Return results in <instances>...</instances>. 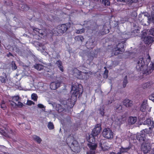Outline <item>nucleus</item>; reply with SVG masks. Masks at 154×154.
<instances>
[{"instance_id": "obj_1", "label": "nucleus", "mask_w": 154, "mask_h": 154, "mask_svg": "<svg viewBox=\"0 0 154 154\" xmlns=\"http://www.w3.org/2000/svg\"><path fill=\"white\" fill-rule=\"evenodd\" d=\"M137 64L136 69L138 71H143V74L148 75L151 73L154 70V62L151 63L149 67L147 69L144 68L147 67L146 65L145 64V62L143 57H141L138 59L136 61Z\"/></svg>"}, {"instance_id": "obj_2", "label": "nucleus", "mask_w": 154, "mask_h": 154, "mask_svg": "<svg viewBox=\"0 0 154 154\" xmlns=\"http://www.w3.org/2000/svg\"><path fill=\"white\" fill-rule=\"evenodd\" d=\"M151 132L152 131L148 129H143L140 132L137 134L136 139L142 144L151 142L150 134Z\"/></svg>"}, {"instance_id": "obj_3", "label": "nucleus", "mask_w": 154, "mask_h": 154, "mask_svg": "<svg viewBox=\"0 0 154 154\" xmlns=\"http://www.w3.org/2000/svg\"><path fill=\"white\" fill-rule=\"evenodd\" d=\"M94 136H95L91 134L87 137L88 141L89 143L88 144V146L90 149V151L87 152L90 154H95V151L97 147V144L95 143Z\"/></svg>"}, {"instance_id": "obj_4", "label": "nucleus", "mask_w": 154, "mask_h": 154, "mask_svg": "<svg viewBox=\"0 0 154 154\" xmlns=\"http://www.w3.org/2000/svg\"><path fill=\"white\" fill-rule=\"evenodd\" d=\"M138 20L142 25L147 26L150 23L151 17L147 13H143L139 15Z\"/></svg>"}, {"instance_id": "obj_5", "label": "nucleus", "mask_w": 154, "mask_h": 154, "mask_svg": "<svg viewBox=\"0 0 154 154\" xmlns=\"http://www.w3.org/2000/svg\"><path fill=\"white\" fill-rule=\"evenodd\" d=\"M20 101V98L19 96H14L12 97L11 100H9V103L13 108L17 107H22L24 105Z\"/></svg>"}, {"instance_id": "obj_6", "label": "nucleus", "mask_w": 154, "mask_h": 154, "mask_svg": "<svg viewBox=\"0 0 154 154\" xmlns=\"http://www.w3.org/2000/svg\"><path fill=\"white\" fill-rule=\"evenodd\" d=\"M80 87H82L81 85H72V86L71 93L72 96H74L76 98L77 95L80 93H82V89Z\"/></svg>"}, {"instance_id": "obj_7", "label": "nucleus", "mask_w": 154, "mask_h": 154, "mask_svg": "<svg viewBox=\"0 0 154 154\" xmlns=\"http://www.w3.org/2000/svg\"><path fill=\"white\" fill-rule=\"evenodd\" d=\"M68 27L65 24H62L61 25H59L57 27L54 29L55 32H56L58 34L61 35L65 32L67 29Z\"/></svg>"}, {"instance_id": "obj_8", "label": "nucleus", "mask_w": 154, "mask_h": 154, "mask_svg": "<svg viewBox=\"0 0 154 154\" xmlns=\"http://www.w3.org/2000/svg\"><path fill=\"white\" fill-rule=\"evenodd\" d=\"M102 134L104 137L108 139H110L113 137V132L109 128L104 129Z\"/></svg>"}, {"instance_id": "obj_9", "label": "nucleus", "mask_w": 154, "mask_h": 154, "mask_svg": "<svg viewBox=\"0 0 154 154\" xmlns=\"http://www.w3.org/2000/svg\"><path fill=\"white\" fill-rule=\"evenodd\" d=\"M150 142H148L142 144L141 150L144 153H148L151 149Z\"/></svg>"}, {"instance_id": "obj_10", "label": "nucleus", "mask_w": 154, "mask_h": 154, "mask_svg": "<svg viewBox=\"0 0 154 154\" xmlns=\"http://www.w3.org/2000/svg\"><path fill=\"white\" fill-rule=\"evenodd\" d=\"M66 142L68 145L70 146L72 148L75 147L76 145H78L76 144L77 142L75 140H73V138L72 137H68L66 140Z\"/></svg>"}, {"instance_id": "obj_11", "label": "nucleus", "mask_w": 154, "mask_h": 154, "mask_svg": "<svg viewBox=\"0 0 154 154\" xmlns=\"http://www.w3.org/2000/svg\"><path fill=\"white\" fill-rule=\"evenodd\" d=\"M101 130V127L100 125L97 124L96 125L95 128L92 130L91 134L94 136H97L100 133Z\"/></svg>"}, {"instance_id": "obj_12", "label": "nucleus", "mask_w": 154, "mask_h": 154, "mask_svg": "<svg viewBox=\"0 0 154 154\" xmlns=\"http://www.w3.org/2000/svg\"><path fill=\"white\" fill-rule=\"evenodd\" d=\"M34 32L36 33V34L38 35L39 37L42 38V36L47 35L45 31L37 28H34L33 29Z\"/></svg>"}, {"instance_id": "obj_13", "label": "nucleus", "mask_w": 154, "mask_h": 154, "mask_svg": "<svg viewBox=\"0 0 154 154\" xmlns=\"http://www.w3.org/2000/svg\"><path fill=\"white\" fill-rule=\"evenodd\" d=\"M125 119V118L123 116L116 117L113 122L116 125H120L122 124Z\"/></svg>"}, {"instance_id": "obj_14", "label": "nucleus", "mask_w": 154, "mask_h": 154, "mask_svg": "<svg viewBox=\"0 0 154 154\" xmlns=\"http://www.w3.org/2000/svg\"><path fill=\"white\" fill-rule=\"evenodd\" d=\"M145 125H147L149 127V128L148 129L151 131V129L154 126L153 121L151 119H147L144 122Z\"/></svg>"}, {"instance_id": "obj_15", "label": "nucleus", "mask_w": 154, "mask_h": 154, "mask_svg": "<svg viewBox=\"0 0 154 154\" xmlns=\"http://www.w3.org/2000/svg\"><path fill=\"white\" fill-rule=\"evenodd\" d=\"M147 101V100H144L141 105L140 110L142 112H146L148 109Z\"/></svg>"}, {"instance_id": "obj_16", "label": "nucleus", "mask_w": 154, "mask_h": 154, "mask_svg": "<svg viewBox=\"0 0 154 154\" xmlns=\"http://www.w3.org/2000/svg\"><path fill=\"white\" fill-rule=\"evenodd\" d=\"M99 145L100 147H107V148H110L109 145L106 142V141L104 139H102L100 140Z\"/></svg>"}, {"instance_id": "obj_17", "label": "nucleus", "mask_w": 154, "mask_h": 154, "mask_svg": "<svg viewBox=\"0 0 154 154\" xmlns=\"http://www.w3.org/2000/svg\"><path fill=\"white\" fill-rule=\"evenodd\" d=\"M154 41V37L150 36H147L144 38V42L145 44H149Z\"/></svg>"}, {"instance_id": "obj_18", "label": "nucleus", "mask_w": 154, "mask_h": 154, "mask_svg": "<svg viewBox=\"0 0 154 154\" xmlns=\"http://www.w3.org/2000/svg\"><path fill=\"white\" fill-rule=\"evenodd\" d=\"M60 83L59 82H52L50 85V88L52 90H56L60 86Z\"/></svg>"}, {"instance_id": "obj_19", "label": "nucleus", "mask_w": 154, "mask_h": 154, "mask_svg": "<svg viewBox=\"0 0 154 154\" xmlns=\"http://www.w3.org/2000/svg\"><path fill=\"white\" fill-rule=\"evenodd\" d=\"M132 101L128 99H126L124 100L123 103V105L127 107L131 106L133 105Z\"/></svg>"}, {"instance_id": "obj_20", "label": "nucleus", "mask_w": 154, "mask_h": 154, "mask_svg": "<svg viewBox=\"0 0 154 154\" xmlns=\"http://www.w3.org/2000/svg\"><path fill=\"white\" fill-rule=\"evenodd\" d=\"M65 106H62L59 104H57L56 105V109L59 112H65Z\"/></svg>"}, {"instance_id": "obj_21", "label": "nucleus", "mask_w": 154, "mask_h": 154, "mask_svg": "<svg viewBox=\"0 0 154 154\" xmlns=\"http://www.w3.org/2000/svg\"><path fill=\"white\" fill-rule=\"evenodd\" d=\"M137 119L136 117H130L128 120V123L129 125H133L137 121Z\"/></svg>"}, {"instance_id": "obj_22", "label": "nucleus", "mask_w": 154, "mask_h": 154, "mask_svg": "<svg viewBox=\"0 0 154 154\" xmlns=\"http://www.w3.org/2000/svg\"><path fill=\"white\" fill-rule=\"evenodd\" d=\"M122 51L120 50V48H118L116 46V47L113 48L112 50V53L115 55H117L118 54H121Z\"/></svg>"}, {"instance_id": "obj_23", "label": "nucleus", "mask_w": 154, "mask_h": 154, "mask_svg": "<svg viewBox=\"0 0 154 154\" xmlns=\"http://www.w3.org/2000/svg\"><path fill=\"white\" fill-rule=\"evenodd\" d=\"M140 33V30L139 29H135L132 32L131 35L132 37L137 36Z\"/></svg>"}, {"instance_id": "obj_24", "label": "nucleus", "mask_w": 154, "mask_h": 154, "mask_svg": "<svg viewBox=\"0 0 154 154\" xmlns=\"http://www.w3.org/2000/svg\"><path fill=\"white\" fill-rule=\"evenodd\" d=\"M56 64H57L58 67L59 68L60 71L62 72H63V66H62V62L60 60H57L56 62Z\"/></svg>"}, {"instance_id": "obj_25", "label": "nucleus", "mask_w": 154, "mask_h": 154, "mask_svg": "<svg viewBox=\"0 0 154 154\" xmlns=\"http://www.w3.org/2000/svg\"><path fill=\"white\" fill-rule=\"evenodd\" d=\"M129 149V148L128 147L125 148H122L120 149V151L116 154H122V153L127 152Z\"/></svg>"}, {"instance_id": "obj_26", "label": "nucleus", "mask_w": 154, "mask_h": 154, "mask_svg": "<svg viewBox=\"0 0 154 154\" xmlns=\"http://www.w3.org/2000/svg\"><path fill=\"white\" fill-rule=\"evenodd\" d=\"M115 110L117 112H119L122 109V106L119 104H117L115 106Z\"/></svg>"}, {"instance_id": "obj_27", "label": "nucleus", "mask_w": 154, "mask_h": 154, "mask_svg": "<svg viewBox=\"0 0 154 154\" xmlns=\"http://www.w3.org/2000/svg\"><path fill=\"white\" fill-rule=\"evenodd\" d=\"M33 138L34 140L36 141L38 143H40L42 141L41 138L36 135H33Z\"/></svg>"}, {"instance_id": "obj_28", "label": "nucleus", "mask_w": 154, "mask_h": 154, "mask_svg": "<svg viewBox=\"0 0 154 154\" xmlns=\"http://www.w3.org/2000/svg\"><path fill=\"white\" fill-rule=\"evenodd\" d=\"M35 68L38 70H41L43 68V66L40 64H37L34 66Z\"/></svg>"}, {"instance_id": "obj_29", "label": "nucleus", "mask_w": 154, "mask_h": 154, "mask_svg": "<svg viewBox=\"0 0 154 154\" xmlns=\"http://www.w3.org/2000/svg\"><path fill=\"white\" fill-rule=\"evenodd\" d=\"M7 75L6 74H4V76L0 77V81L2 83H5L7 81Z\"/></svg>"}, {"instance_id": "obj_30", "label": "nucleus", "mask_w": 154, "mask_h": 154, "mask_svg": "<svg viewBox=\"0 0 154 154\" xmlns=\"http://www.w3.org/2000/svg\"><path fill=\"white\" fill-rule=\"evenodd\" d=\"M127 83H128V81H127V76H126L124 77V80L123 81L122 85H123V88H125L126 87Z\"/></svg>"}, {"instance_id": "obj_31", "label": "nucleus", "mask_w": 154, "mask_h": 154, "mask_svg": "<svg viewBox=\"0 0 154 154\" xmlns=\"http://www.w3.org/2000/svg\"><path fill=\"white\" fill-rule=\"evenodd\" d=\"M48 127L50 130L53 129L54 128V125L52 123L49 122L48 125Z\"/></svg>"}, {"instance_id": "obj_32", "label": "nucleus", "mask_w": 154, "mask_h": 154, "mask_svg": "<svg viewBox=\"0 0 154 154\" xmlns=\"http://www.w3.org/2000/svg\"><path fill=\"white\" fill-rule=\"evenodd\" d=\"M100 113V114L102 116H103L104 115V107L103 106H102L100 107L99 109Z\"/></svg>"}, {"instance_id": "obj_33", "label": "nucleus", "mask_w": 154, "mask_h": 154, "mask_svg": "<svg viewBox=\"0 0 154 154\" xmlns=\"http://www.w3.org/2000/svg\"><path fill=\"white\" fill-rule=\"evenodd\" d=\"M74 75L76 76V75H75V74H77V75H81V73H82V72L79 71V70H78L77 69H74Z\"/></svg>"}, {"instance_id": "obj_34", "label": "nucleus", "mask_w": 154, "mask_h": 154, "mask_svg": "<svg viewBox=\"0 0 154 154\" xmlns=\"http://www.w3.org/2000/svg\"><path fill=\"white\" fill-rule=\"evenodd\" d=\"M0 134L4 136L5 137H8L9 136L4 131L1 129V128H0Z\"/></svg>"}, {"instance_id": "obj_35", "label": "nucleus", "mask_w": 154, "mask_h": 154, "mask_svg": "<svg viewBox=\"0 0 154 154\" xmlns=\"http://www.w3.org/2000/svg\"><path fill=\"white\" fill-rule=\"evenodd\" d=\"M150 85V84L149 83L146 82L143 85L142 88L144 89H145L149 87Z\"/></svg>"}, {"instance_id": "obj_36", "label": "nucleus", "mask_w": 154, "mask_h": 154, "mask_svg": "<svg viewBox=\"0 0 154 154\" xmlns=\"http://www.w3.org/2000/svg\"><path fill=\"white\" fill-rule=\"evenodd\" d=\"M32 99L34 101H36L37 99V96L35 94H32L31 95Z\"/></svg>"}, {"instance_id": "obj_37", "label": "nucleus", "mask_w": 154, "mask_h": 154, "mask_svg": "<svg viewBox=\"0 0 154 154\" xmlns=\"http://www.w3.org/2000/svg\"><path fill=\"white\" fill-rule=\"evenodd\" d=\"M75 38L78 41H81V42H82L84 39L83 36H77L75 37Z\"/></svg>"}, {"instance_id": "obj_38", "label": "nucleus", "mask_w": 154, "mask_h": 154, "mask_svg": "<svg viewBox=\"0 0 154 154\" xmlns=\"http://www.w3.org/2000/svg\"><path fill=\"white\" fill-rule=\"evenodd\" d=\"M21 8L24 11H26L29 9V8L26 5H22L21 7Z\"/></svg>"}, {"instance_id": "obj_39", "label": "nucleus", "mask_w": 154, "mask_h": 154, "mask_svg": "<svg viewBox=\"0 0 154 154\" xmlns=\"http://www.w3.org/2000/svg\"><path fill=\"white\" fill-rule=\"evenodd\" d=\"M12 67L13 70H14L17 69V66L16 65L14 61H12L11 63Z\"/></svg>"}, {"instance_id": "obj_40", "label": "nucleus", "mask_w": 154, "mask_h": 154, "mask_svg": "<svg viewBox=\"0 0 154 154\" xmlns=\"http://www.w3.org/2000/svg\"><path fill=\"white\" fill-rule=\"evenodd\" d=\"M35 45L36 46H39L40 47H42V44L38 42H35L34 43Z\"/></svg>"}, {"instance_id": "obj_41", "label": "nucleus", "mask_w": 154, "mask_h": 154, "mask_svg": "<svg viewBox=\"0 0 154 154\" xmlns=\"http://www.w3.org/2000/svg\"><path fill=\"white\" fill-rule=\"evenodd\" d=\"M138 0H129L128 1V4H131L133 3H136L137 2Z\"/></svg>"}, {"instance_id": "obj_42", "label": "nucleus", "mask_w": 154, "mask_h": 154, "mask_svg": "<svg viewBox=\"0 0 154 154\" xmlns=\"http://www.w3.org/2000/svg\"><path fill=\"white\" fill-rule=\"evenodd\" d=\"M149 99L154 102V93L151 94L149 96Z\"/></svg>"}, {"instance_id": "obj_43", "label": "nucleus", "mask_w": 154, "mask_h": 154, "mask_svg": "<svg viewBox=\"0 0 154 154\" xmlns=\"http://www.w3.org/2000/svg\"><path fill=\"white\" fill-rule=\"evenodd\" d=\"M149 33V34L154 36V28H152L150 29Z\"/></svg>"}, {"instance_id": "obj_44", "label": "nucleus", "mask_w": 154, "mask_h": 154, "mask_svg": "<svg viewBox=\"0 0 154 154\" xmlns=\"http://www.w3.org/2000/svg\"><path fill=\"white\" fill-rule=\"evenodd\" d=\"M128 19L126 17L122 18L121 19V22L122 23H124L125 21H128Z\"/></svg>"}, {"instance_id": "obj_45", "label": "nucleus", "mask_w": 154, "mask_h": 154, "mask_svg": "<svg viewBox=\"0 0 154 154\" xmlns=\"http://www.w3.org/2000/svg\"><path fill=\"white\" fill-rule=\"evenodd\" d=\"M108 71L106 69L104 72V77L105 78H107L108 77Z\"/></svg>"}, {"instance_id": "obj_46", "label": "nucleus", "mask_w": 154, "mask_h": 154, "mask_svg": "<svg viewBox=\"0 0 154 154\" xmlns=\"http://www.w3.org/2000/svg\"><path fill=\"white\" fill-rule=\"evenodd\" d=\"M34 103L31 100H28L27 101L26 104L30 106L32 104H34Z\"/></svg>"}, {"instance_id": "obj_47", "label": "nucleus", "mask_w": 154, "mask_h": 154, "mask_svg": "<svg viewBox=\"0 0 154 154\" xmlns=\"http://www.w3.org/2000/svg\"><path fill=\"white\" fill-rule=\"evenodd\" d=\"M1 107L3 109H5L6 107V106L5 104V102L4 101H3L2 102V104L1 105Z\"/></svg>"}, {"instance_id": "obj_48", "label": "nucleus", "mask_w": 154, "mask_h": 154, "mask_svg": "<svg viewBox=\"0 0 154 154\" xmlns=\"http://www.w3.org/2000/svg\"><path fill=\"white\" fill-rule=\"evenodd\" d=\"M101 150L104 152H106L108 150L109 148H107V147H101Z\"/></svg>"}, {"instance_id": "obj_49", "label": "nucleus", "mask_w": 154, "mask_h": 154, "mask_svg": "<svg viewBox=\"0 0 154 154\" xmlns=\"http://www.w3.org/2000/svg\"><path fill=\"white\" fill-rule=\"evenodd\" d=\"M37 106L39 108H45V106L41 104H38V105Z\"/></svg>"}, {"instance_id": "obj_50", "label": "nucleus", "mask_w": 154, "mask_h": 154, "mask_svg": "<svg viewBox=\"0 0 154 154\" xmlns=\"http://www.w3.org/2000/svg\"><path fill=\"white\" fill-rule=\"evenodd\" d=\"M151 21H152L154 23V14H152L151 15Z\"/></svg>"}, {"instance_id": "obj_51", "label": "nucleus", "mask_w": 154, "mask_h": 154, "mask_svg": "<svg viewBox=\"0 0 154 154\" xmlns=\"http://www.w3.org/2000/svg\"><path fill=\"white\" fill-rule=\"evenodd\" d=\"M118 2H128V0H117Z\"/></svg>"}, {"instance_id": "obj_52", "label": "nucleus", "mask_w": 154, "mask_h": 154, "mask_svg": "<svg viewBox=\"0 0 154 154\" xmlns=\"http://www.w3.org/2000/svg\"><path fill=\"white\" fill-rule=\"evenodd\" d=\"M152 9L154 11V2H152Z\"/></svg>"}, {"instance_id": "obj_53", "label": "nucleus", "mask_w": 154, "mask_h": 154, "mask_svg": "<svg viewBox=\"0 0 154 154\" xmlns=\"http://www.w3.org/2000/svg\"><path fill=\"white\" fill-rule=\"evenodd\" d=\"M151 154H154V148L152 150Z\"/></svg>"}, {"instance_id": "obj_54", "label": "nucleus", "mask_w": 154, "mask_h": 154, "mask_svg": "<svg viewBox=\"0 0 154 154\" xmlns=\"http://www.w3.org/2000/svg\"><path fill=\"white\" fill-rule=\"evenodd\" d=\"M148 59H149V60H150V57L149 56V57H148Z\"/></svg>"}, {"instance_id": "obj_55", "label": "nucleus", "mask_w": 154, "mask_h": 154, "mask_svg": "<svg viewBox=\"0 0 154 154\" xmlns=\"http://www.w3.org/2000/svg\"><path fill=\"white\" fill-rule=\"evenodd\" d=\"M9 54H10V55L12 56V54L11 53H9Z\"/></svg>"}, {"instance_id": "obj_56", "label": "nucleus", "mask_w": 154, "mask_h": 154, "mask_svg": "<svg viewBox=\"0 0 154 154\" xmlns=\"http://www.w3.org/2000/svg\"><path fill=\"white\" fill-rule=\"evenodd\" d=\"M77 33H80V31H77Z\"/></svg>"}, {"instance_id": "obj_57", "label": "nucleus", "mask_w": 154, "mask_h": 154, "mask_svg": "<svg viewBox=\"0 0 154 154\" xmlns=\"http://www.w3.org/2000/svg\"><path fill=\"white\" fill-rule=\"evenodd\" d=\"M87 154H90L89 153L87 152Z\"/></svg>"}, {"instance_id": "obj_58", "label": "nucleus", "mask_w": 154, "mask_h": 154, "mask_svg": "<svg viewBox=\"0 0 154 154\" xmlns=\"http://www.w3.org/2000/svg\"><path fill=\"white\" fill-rule=\"evenodd\" d=\"M106 67H104V68H106Z\"/></svg>"}]
</instances>
